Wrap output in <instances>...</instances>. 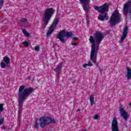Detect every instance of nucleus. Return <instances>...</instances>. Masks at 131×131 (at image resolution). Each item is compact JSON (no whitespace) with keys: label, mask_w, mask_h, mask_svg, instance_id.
Segmentation results:
<instances>
[{"label":"nucleus","mask_w":131,"mask_h":131,"mask_svg":"<svg viewBox=\"0 0 131 131\" xmlns=\"http://www.w3.org/2000/svg\"><path fill=\"white\" fill-rule=\"evenodd\" d=\"M64 37H67L68 38L69 37H72V32H67L65 30H62L59 32L56 38L60 40L61 42H62V43H65L66 41H65Z\"/></svg>","instance_id":"39448f33"},{"label":"nucleus","mask_w":131,"mask_h":131,"mask_svg":"<svg viewBox=\"0 0 131 131\" xmlns=\"http://www.w3.org/2000/svg\"><path fill=\"white\" fill-rule=\"evenodd\" d=\"M31 79V77L30 76H28V78H27V79H28L29 80H30V79Z\"/></svg>","instance_id":"473e14b6"},{"label":"nucleus","mask_w":131,"mask_h":131,"mask_svg":"<svg viewBox=\"0 0 131 131\" xmlns=\"http://www.w3.org/2000/svg\"><path fill=\"white\" fill-rule=\"evenodd\" d=\"M39 46H36L35 47L34 50L36 52H38L39 51Z\"/></svg>","instance_id":"393cba45"},{"label":"nucleus","mask_w":131,"mask_h":131,"mask_svg":"<svg viewBox=\"0 0 131 131\" xmlns=\"http://www.w3.org/2000/svg\"><path fill=\"white\" fill-rule=\"evenodd\" d=\"M5 120L4 118H2V115H0V125L4 123V121Z\"/></svg>","instance_id":"412c9836"},{"label":"nucleus","mask_w":131,"mask_h":131,"mask_svg":"<svg viewBox=\"0 0 131 131\" xmlns=\"http://www.w3.org/2000/svg\"><path fill=\"white\" fill-rule=\"evenodd\" d=\"M98 19L100 21H104V19H105V20H108V19H109V17L107 16V13H105L104 15L100 14L98 16Z\"/></svg>","instance_id":"4468645a"},{"label":"nucleus","mask_w":131,"mask_h":131,"mask_svg":"<svg viewBox=\"0 0 131 131\" xmlns=\"http://www.w3.org/2000/svg\"><path fill=\"white\" fill-rule=\"evenodd\" d=\"M73 40H77L78 39L77 37H74L73 38Z\"/></svg>","instance_id":"c756f323"},{"label":"nucleus","mask_w":131,"mask_h":131,"mask_svg":"<svg viewBox=\"0 0 131 131\" xmlns=\"http://www.w3.org/2000/svg\"><path fill=\"white\" fill-rule=\"evenodd\" d=\"M127 79H130L131 78V69L129 68V67H127Z\"/></svg>","instance_id":"2eb2a0df"},{"label":"nucleus","mask_w":131,"mask_h":131,"mask_svg":"<svg viewBox=\"0 0 131 131\" xmlns=\"http://www.w3.org/2000/svg\"><path fill=\"white\" fill-rule=\"evenodd\" d=\"M3 111H4V104L0 103V115H2Z\"/></svg>","instance_id":"aec40b11"},{"label":"nucleus","mask_w":131,"mask_h":131,"mask_svg":"<svg viewBox=\"0 0 131 131\" xmlns=\"http://www.w3.org/2000/svg\"><path fill=\"white\" fill-rule=\"evenodd\" d=\"M72 46H76V43H73V42H72Z\"/></svg>","instance_id":"7c9ffc66"},{"label":"nucleus","mask_w":131,"mask_h":131,"mask_svg":"<svg viewBox=\"0 0 131 131\" xmlns=\"http://www.w3.org/2000/svg\"><path fill=\"white\" fill-rule=\"evenodd\" d=\"M56 121L50 117H41L40 118V126L43 128L49 124H55Z\"/></svg>","instance_id":"20e7f679"},{"label":"nucleus","mask_w":131,"mask_h":131,"mask_svg":"<svg viewBox=\"0 0 131 131\" xmlns=\"http://www.w3.org/2000/svg\"><path fill=\"white\" fill-rule=\"evenodd\" d=\"M54 12H55V10L52 8H48L45 10L44 12V20L42 24V27L45 28L47 25H48L49 21H50V19L52 18V16L53 15V14H54Z\"/></svg>","instance_id":"7ed1b4c3"},{"label":"nucleus","mask_w":131,"mask_h":131,"mask_svg":"<svg viewBox=\"0 0 131 131\" xmlns=\"http://www.w3.org/2000/svg\"><path fill=\"white\" fill-rule=\"evenodd\" d=\"M33 92H34V89L31 87L25 88V85L20 86L18 94L19 112L22 111L23 103L32 94Z\"/></svg>","instance_id":"f03ea898"},{"label":"nucleus","mask_w":131,"mask_h":131,"mask_svg":"<svg viewBox=\"0 0 131 131\" xmlns=\"http://www.w3.org/2000/svg\"><path fill=\"white\" fill-rule=\"evenodd\" d=\"M119 111L122 117H123L125 121H127V119L129 117L128 113H127V112H126L125 110H124V108H123V107H119Z\"/></svg>","instance_id":"9d476101"},{"label":"nucleus","mask_w":131,"mask_h":131,"mask_svg":"<svg viewBox=\"0 0 131 131\" xmlns=\"http://www.w3.org/2000/svg\"><path fill=\"white\" fill-rule=\"evenodd\" d=\"M23 33L25 35V36H27V37H30V34L27 32L26 29H24L22 30Z\"/></svg>","instance_id":"f3484780"},{"label":"nucleus","mask_w":131,"mask_h":131,"mask_svg":"<svg viewBox=\"0 0 131 131\" xmlns=\"http://www.w3.org/2000/svg\"><path fill=\"white\" fill-rule=\"evenodd\" d=\"M124 127H125V128H127V125H124Z\"/></svg>","instance_id":"c9c22d12"},{"label":"nucleus","mask_w":131,"mask_h":131,"mask_svg":"<svg viewBox=\"0 0 131 131\" xmlns=\"http://www.w3.org/2000/svg\"><path fill=\"white\" fill-rule=\"evenodd\" d=\"M1 68H6V66H1Z\"/></svg>","instance_id":"f704fd0d"},{"label":"nucleus","mask_w":131,"mask_h":131,"mask_svg":"<svg viewBox=\"0 0 131 131\" xmlns=\"http://www.w3.org/2000/svg\"><path fill=\"white\" fill-rule=\"evenodd\" d=\"M11 60L9 57L6 56L3 57V61L1 62V66H6L10 64Z\"/></svg>","instance_id":"ddd939ff"},{"label":"nucleus","mask_w":131,"mask_h":131,"mask_svg":"<svg viewBox=\"0 0 131 131\" xmlns=\"http://www.w3.org/2000/svg\"><path fill=\"white\" fill-rule=\"evenodd\" d=\"M72 83H75V81H73L72 82Z\"/></svg>","instance_id":"4c0bfd02"},{"label":"nucleus","mask_w":131,"mask_h":131,"mask_svg":"<svg viewBox=\"0 0 131 131\" xmlns=\"http://www.w3.org/2000/svg\"><path fill=\"white\" fill-rule=\"evenodd\" d=\"M83 68H86V66H83Z\"/></svg>","instance_id":"58836bf2"},{"label":"nucleus","mask_w":131,"mask_h":131,"mask_svg":"<svg viewBox=\"0 0 131 131\" xmlns=\"http://www.w3.org/2000/svg\"><path fill=\"white\" fill-rule=\"evenodd\" d=\"M104 36L101 32L95 33L94 37L90 36L89 41L91 43V52L90 55V59L93 63L97 61V51L100 46V43L103 40Z\"/></svg>","instance_id":"f257e3e1"},{"label":"nucleus","mask_w":131,"mask_h":131,"mask_svg":"<svg viewBox=\"0 0 131 131\" xmlns=\"http://www.w3.org/2000/svg\"><path fill=\"white\" fill-rule=\"evenodd\" d=\"M112 131H119L118 128V122L116 118H114L112 122Z\"/></svg>","instance_id":"9b49d317"},{"label":"nucleus","mask_w":131,"mask_h":131,"mask_svg":"<svg viewBox=\"0 0 131 131\" xmlns=\"http://www.w3.org/2000/svg\"><path fill=\"white\" fill-rule=\"evenodd\" d=\"M26 21H27V19H26V18H21L20 19V21L21 22H26Z\"/></svg>","instance_id":"cd10ccee"},{"label":"nucleus","mask_w":131,"mask_h":131,"mask_svg":"<svg viewBox=\"0 0 131 131\" xmlns=\"http://www.w3.org/2000/svg\"><path fill=\"white\" fill-rule=\"evenodd\" d=\"M123 11L125 14L126 13H131V0H128L127 3L124 4Z\"/></svg>","instance_id":"1a4fd4ad"},{"label":"nucleus","mask_w":131,"mask_h":131,"mask_svg":"<svg viewBox=\"0 0 131 131\" xmlns=\"http://www.w3.org/2000/svg\"><path fill=\"white\" fill-rule=\"evenodd\" d=\"M99 70H102V69H103V68H102L99 67Z\"/></svg>","instance_id":"72a5a7b5"},{"label":"nucleus","mask_w":131,"mask_h":131,"mask_svg":"<svg viewBox=\"0 0 131 131\" xmlns=\"http://www.w3.org/2000/svg\"><path fill=\"white\" fill-rule=\"evenodd\" d=\"M94 8L95 9V10L97 11V12H99V13H105V12H108L109 10V6H108V4L105 3L104 5L99 7L95 6L94 7Z\"/></svg>","instance_id":"0eeeda50"},{"label":"nucleus","mask_w":131,"mask_h":131,"mask_svg":"<svg viewBox=\"0 0 131 131\" xmlns=\"http://www.w3.org/2000/svg\"><path fill=\"white\" fill-rule=\"evenodd\" d=\"M4 0H0V10L3 8V6H4Z\"/></svg>","instance_id":"5701e85b"},{"label":"nucleus","mask_w":131,"mask_h":131,"mask_svg":"<svg viewBox=\"0 0 131 131\" xmlns=\"http://www.w3.org/2000/svg\"><path fill=\"white\" fill-rule=\"evenodd\" d=\"M77 111H78L79 112H80V108L78 109Z\"/></svg>","instance_id":"e433bc0d"},{"label":"nucleus","mask_w":131,"mask_h":131,"mask_svg":"<svg viewBox=\"0 0 131 131\" xmlns=\"http://www.w3.org/2000/svg\"><path fill=\"white\" fill-rule=\"evenodd\" d=\"M58 23H59V19L56 18L46 33V36H50V35L53 33V32L55 30V28H56Z\"/></svg>","instance_id":"6e6552de"},{"label":"nucleus","mask_w":131,"mask_h":131,"mask_svg":"<svg viewBox=\"0 0 131 131\" xmlns=\"http://www.w3.org/2000/svg\"><path fill=\"white\" fill-rule=\"evenodd\" d=\"M38 125H39V124L37 123V121H36L34 126V128H38Z\"/></svg>","instance_id":"b1692460"},{"label":"nucleus","mask_w":131,"mask_h":131,"mask_svg":"<svg viewBox=\"0 0 131 131\" xmlns=\"http://www.w3.org/2000/svg\"><path fill=\"white\" fill-rule=\"evenodd\" d=\"M23 44L26 48H27V47H28L29 46V42L28 41H25L23 42Z\"/></svg>","instance_id":"4be33fe9"},{"label":"nucleus","mask_w":131,"mask_h":131,"mask_svg":"<svg viewBox=\"0 0 131 131\" xmlns=\"http://www.w3.org/2000/svg\"><path fill=\"white\" fill-rule=\"evenodd\" d=\"M120 13L118 12V10H116L112 14V16L111 17V19L110 20V24L112 26H114L116 25L117 23H119L120 22Z\"/></svg>","instance_id":"423d86ee"},{"label":"nucleus","mask_w":131,"mask_h":131,"mask_svg":"<svg viewBox=\"0 0 131 131\" xmlns=\"http://www.w3.org/2000/svg\"><path fill=\"white\" fill-rule=\"evenodd\" d=\"M127 31H128V27L125 26L123 29L122 34L121 36V41H123L127 36Z\"/></svg>","instance_id":"f8f14e48"},{"label":"nucleus","mask_w":131,"mask_h":131,"mask_svg":"<svg viewBox=\"0 0 131 131\" xmlns=\"http://www.w3.org/2000/svg\"><path fill=\"white\" fill-rule=\"evenodd\" d=\"M82 4H90L91 0H79Z\"/></svg>","instance_id":"6ab92c4d"},{"label":"nucleus","mask_w":131,"mask_h":131,"mask_svg":"<svg viewBox=\"0 0 131 131\" xmlns=\"http://www.w3.org/2000/svg\"><path fill=\"white\" fill-rule=\"evenodd\" d=\"M83 9L84 10L86 11V5H85V4H84L83 5Z\"/></svg>","instance_id":"c85d7f7f"},{"label":"nucleus","mask_w":131,"mask_h":131,"mask_svg":"<svg viewBox=\"0 0 131 131\" xmlns=\"http://www.w3.org/2000/svg\"><path fill=\"white\" fill-rule=\"evenodd\" d=\"M95 96L94 95H91L90 97V101L91 105H94V103H95Z\"/></svg>","instance_id":"a211bd4d"},{"label":"nucleus","mask_w":131,"mask_h":131,"mask_svg":"<svg viewBox=\"0 0 131 131\" xmlns=\"http://www.w3.org/2000/svg\"><path fill=\"white\" fill-rule=\"evenodd\" d=\"M94 118L95 120L99 119V115H98V114L95 115L94 116Z\"/></svg>","instance_id":"bb28decb"},{"label":"nucleus","mask_w":131,"mask_h":131,"mask_svg":"<svg viewBox=\"0 0 131 131\" xmlns=\"http://www.w3.org/2000/svg\"><path fill=\"white\" fill-rule=\"evenodd\" d=\"M83 66H93V64L91 61H89L88 63L84 64Z\"/></svg>","instance_id":"a878e982"},{"label":"nucleus","mask_w":131,"mask_h":131,"mask_svg":"<svg viewBox=\"0 0 131 131\" xmlns=\"http://www.w3.org/2000/svg\"><path fill=\"white\" fill-rule=\"evenodd\" d=\"M2 128H3V129H6V126H3Z\"/></svg>","instance_id":"2f4dec72"},{"label":"nucleus","mask_w":131,"mask_h":131,"mask_svg":"<svg viewBox=\"0 0 131 131\" xmlns=\"http://www.w3.org/2000/svg\"><path fill=\"white\" fill-rule=\"evenodd\" d=\"M6 67H7V68H10L9 66H7Z\"/></svg>","instance_id":"ea45409f"},{"label":"nucleus","mask_w":131,"mask_h":131,"mask_svg":"<svg viewBox=\"0 0 131 131\" xmlns=\"http://www.w3.org/2000/svg\"><path fill=\"white\" fill-rule=\"evenodd\" d=\"M61 69H62V66H58L56 68V69H54V71H55V72H56V73H57V76L59 75V73L60 71H61Z\"/></svg>","instance_id":"dca6fc26"}]
</instances>
